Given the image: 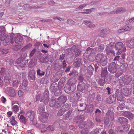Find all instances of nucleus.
I'll list each match as a JSON object with an SVG mask.
<instances>
[{"mask_svg": "<svg viewBox=\"0 0 134 134\" xmlns=\"http://www.w3.org/2000/svg\"><path fill=\"white\" fill-rule=\"evenodd\" d=\"M49 99V91L48 90H45L41 98L40 95L39 94L37 96L36 98V101L40 100V102L43 101L45 104L48 103Z\"/></svg>", "mask_w": 134, "mask_h": 134, "instance_id": "obj_1", "label": "nucleus"}, {"mask_svg": "<svg viewBox=\"0 0 134 134\" xmlns=\"http://www.w3.org/2000/svg\"><path fill=\"white\" fill-rule=\"evenodd\" d=\"M96 62L98 63H100L102 66H105L107 63V57L102 54H98L97 55Z\"/></svg>", "mask_w": 134, "mask_h": 134, "instance_id": "obj_2", "label": "nucleus"}, {"mask_svg": "<svg viewBox=\"0 0 134 134\" xmlns=\"http://www.w3.org/2000/svg\"><path fill=\"white\" fill-rule=\"evenodd\" d=\"M44 107L43 106L39 108L38 109L39 113L42 116L40 119V120L43 123H45L47 121L48 115V114L47 113L44 112Z\"/></svg>", "mask_w": 134, "mask_h": 134, "instance_id": "obj_3", "label": "nucleus"}, {"mask_svg": "<svg viewBox=\"0 0 134 134\" xmlns=\"http://www.w3.org/2000/svg\"><path fill=\"white\" fill-rule=\"evenodd\" d=\"M114 47L115 49L117 51V55L120 54L123 52L125 51L126 50L125 47H124L123 44L121 42L115 44Z\"/></svg>", "mask_w": 134, "mask_h": 134, "instance_id": "obj_4", "label": "nucleus"}, {"mask_svg": "<svg viewBox=\"0 0 134 134\" xmlns=\"http://www.w3.org/2000/svg\"><path fill=\"white\" fill-rule=\"evenodd\" d=\"M133 80H132L131 78H128L126 80L125 78L123 77H121L119 79H117V80L115 81V83L120 84H134Z\"/></svg>", "mask_w": 134, "mask_h": 134, "instance_id": "obj_5", "label": "nucleus"}, {"mask_svg": "<svg viewBox=\"0 0 134 134\" xmlns=\"http://www.w3.org/2000/svg\"><path fill=\"white\" fill-rule=\"evenodd\" d=\"M108 71L110 74H114L117 71V67L115 62H114L110 64L108 66Z\"/></svg>", "mask_w": 134, "mask_h": 134, "instance_id": "obj_6", "label": "nucleus"}, {"mask_svg": "<svg viewBox=\"0 0 134 134\" xmlns=\"http://www.w3.org/2000/svg\"><path fill=\"white\" fill-rule=\"evenodd\" d=\"M3 29L0 30V41H3L5 40L8 36V35L5 33V28Z\"/></svg>", "mask_w": 134, "mask_h": 134, "instance_id": "obj_7", "label": "nucleus"}, {"mask_svg": "<svg viewBox=\"0 0 134 134\" xmlns=\"http://www.w3.org/2000/svg\"><path fill=\"white\" fill-rule=\"evenodd\" d=\"M6 93L11 97H14L15 95L14 90L10 87L7 88L6 90Z\"/></svg>", "mask_w": 134, "mask_h": 134, "instance_id": "obj_8", "label": "nucleus"}, {"mask_svg": "<svg viewBox=\"0 0 134 134\" xmlns=\"http://www.w3.org/2000/svg\"><path fill=\"white\" fill-rule=\"evenodd\" d=\"M132 27V26L130 25L127 26H124L123 28L119 29L118 30V32L119 33H121L124 32L125 31H129L131 29Z\"/></svg>", "mask_w": 134, "mask_h": 134, "instance_id": "obj_9", "label": "nucleus"}, {"mask_svg": "<svg viewBox=\"0 0 134 134\" xmlns=\"http://www.w3.org/2000/svg\"><path fill=\"white\" fill-rule=\"evenodd\" d=\"M55 99L54 97L52 98L49 102V104L50 106L53 107L54 106L56 107H60V105H57L55 104Z\"/></svg>", "mask_w": 134, "mask_h": 134, "instance_id": "obj_10", "label": "nucleus"}, {"mask_svg": "<svg viewBox=\"0 0 134 134\" xmlns=\"http://www.w3.org/2000/svg\"><path fill=\"white\" fill-rule=\"evenodd\" d=\"M35 112L33 111H29L27 114V116L30 119L31 121H33L35 118Z\"/></svg>", "mask_w": 134, "mask_h": 134, "instance_id": "obj_11", "label": "nucleus"}, {"mask_svg": "<svg viewBox=\"0 0 134 134\" xmlns=\"http://www.w3.org/2000/svg\"><path fill=\"white\" fill-rule=\"evenodd\" d=\"M40 126L41 128L42 129H44V128H45L50 131H53L54 130V127L52 125H49L48 126L44 124H42Z\"/></svg>", "mask_w": 134, "mask_h": 134, "instance_id": "obj_12", "label": "nucleus"}, {"mask_svg": "<svg viewBox=\"0 0 134 134\" xmlns=\"http://www.w3.org/2000/svg\"><path fill=\"white\" fill-rule=\"evenodd\" d=\"M29 77L30 80L34 81L35 79V71L34 70H32L29 72Z\"/></svg>", "mask_w": 134, "mask_h": 134, "instance_id": "obj_13", "label": "nucleus"}, {"mask_svg": "<svg viewBox=\"0 0 134 134\" xmlns=\"http://www.w3.org/2000/svg\"><path fill=\"white\" fill-rule=\"evenodd\" d=\"M130 126L129 125H125L124 126H122L120 127L121 129H119L118 130V131L120 132H122V131L126 132L128 131L129 129Z\"/></svg>", "mask_w": 134, "mask_h": 134, "instance_id": "obj_14", "label": "nucleus"}, {"mask_svg": "<svg viewBox=\"0 0 134 134\" xmlns=\"http://www.w3.org/2000/svg\"><path fill=\"white\" fill-rule=\"evenodd\" d=\"M66 105H64L62 107V109L59 110L57 113V115L58 116H60L62 115L64 113V111L68 110L69 108L68 107H66Z\"/></svg>", "mask_w": 134, "mask_h": 134, "instance_id": "obj_15", "label": "nucleus"}, {"mask_svg": "<svg viewBox=\"0 0 134 134\" xmlns=\"http://www.w3.org/2000/svg\"><path fill=\"white\" fill-rule=\"evenodd\" d=\"M121 92L124 95L127 96L131 93V90L130 89L128 88L127 87H126L124 89H121Z\"/></svg>", "mask_w": 134, "mask_h": 134, "instance_id": "obj_16", "label": "nucleus"}, {"mask_svg": "<svg viewBox=\"0 0 134 134\" xmlns=\"http://www.w3.org/2000/svg\"><path fill=\"white\" fill-rule=\"evenodd\" d=\"M71 49L74 51L75 52V56L77 57L79 56L81 53V51L76 48V46L74 45L71 47Z\"/></svg>", "mask_w": 134, "mask_h": 134, "instance_id": "obj_17", "label": "nucleus"}, {"mask_svg": "<svg viewBox=\"0 0 134 134\" xmlns=\"http://www.w3.org/2000/svg\"><path fill=\"white\" fill-rule=\"evenodd\" d=\"M58 100L59 102L58 103V105H60V104L65 102L66 100V96H61L58 98Z\"/></svg>", "mask_w": 134, "mask_h": 134, "instance_id": "obj_18", "label": "nucleus"}, {"mask_svg": "<svg viewBox=\"0 0 134 134\" xmlns=\"http://www.w3.org/2000/svg\"><path fill=\"white\" fill-rule=\"evenodd\" d=\"M76 64L75 65V67H80L82 64L83 62V59L81 58H77L76 59Z\"/></svg>", "mask_w": 134, "mask_h": 134, "instance_id": "obj_19", "label": "nucleus"}, {"mask_svg": "<svg viewBox=\"0 0 134 134\" xmlns=\"http://www.w3.org/2000/svg\"><path fill=\"white\" fill-rule=\"evenodd\" d=\"M126 44L127 46L131 48H134V37L129 41Z\"/></svg>", "mask_w": 134, "mask_h": 134, "instance_id": "obj_20", "label": "nucleus"}, {"mask_svg": "<svg viewBox=\"0 0 134 134\" xmlns=\"http://www.w3.org/2000/svg\"><path fill=\"white\" fill-rule=\"evenodd\" d=\"M7 75H4V81L5 83L9 84L10 83V76L9 72H7Z\"/></svg>", "mask_w": 134, "mask_h": 134, "instance_id": "obj_21", "label": "nucleus"}, {"mask_svg": "<svg viewBox=\"0 0 134 134\" xmlns=\"http://www.w3.org/2000/svg\"><path fill=\"white\" fill-rule=\"evenodd\" d=\"M23 39V37L22 36L18 35L15 37V43H19L22 41Z\"/></svg>", "mask_w": 134, "mask_h": 134, "instance_id": "obj_22", "label": "nucleus"}, {"mask_svg": "<svg viewBox=\"0 0 134 134\" xmlns=\"http://www.w3.org/2000/svg\"><path fill=\"white\" fill-rule=\"evenodd\" d=\"M83 22L85 23V24L87 25V26L89 27L93 28L95 26V25L91 23V21L90 20H84Z\"/></svg>", "mask_w": 134, "mask_h": 134, "instance_id": "obj_23", "label": "nucleus"}, {"mask_svg": "<svg viewBox=\"0 0 134 134\" xmlns=\"http://www.w3.org/2000/svg\"><path fill=\"white\" fill-rule=\"evenodd\" d=\"M107 117H108V119L110 120L111 119V121H113L114 119V115L113 114L111 113L110 110H108L107 113Z\"/></svg>", "mask_w": 134, "mask_h": 134, "instance_id": "obj_24", "label": "nucleus"}, {"mask_svg": "<svg viewBox=\"0 0 134 134\" xmlns=\"http://www.w3.org/2000/svg\"><path fill=\"white\" fill-rule=\"evenodd\" d=\"M119 122L121 124L126 125L127 124V120L124 117H120L118 119Z\"/></svg>", "mask_w": 134, "mask_h": 134, "instance_id": "obj_25", "label": "nucleus"}, {"mask_svg": "<svg viewBox=\"0 0 134 134\" xmlns=\"http://www.w3.org/2000/svg\"><path fill=\"white\" fill-rule=\"evenodd\" d=\"M123 114L129 119H132L133 117V115L132 113L127 111L124 112Z\"/></svg>", "mask_w": 134, "mask_h": 134, "instance_id": "obj_26", "label": "nucleus"}, {"mask_svg": "<svg viewBox=\"0 0 134 134\" xmlns=\"http://www.w3.org/2000/svg\"><path fill=\"white\" fill-rule=\"evenodd\" d=\"M106 53L107 55L110 54H115L114 52L112 49L110 48L109 47L107 46L105 49Z\"/></svg>", "mask_w": 134, "mask_h": 134, "instance_id": "obj_27", "label": "nucleus"}, {"mask_svg": "<svg viewBox=\"0 0 134 134\" xmlns=\"http://www.w3.org/2000/svg\"><path fill=\"white\" fill-rule=\"evenodd\" d=\"M19 120L21 123L25 124L27 120V119H26L24 116L21 115L20 116Z\"/></svg>", "mask_w": 134, "mask_h": 134, "instance_id": "obj_28", "label": "nucleus"}, {"mask_svg": "<svg viewBox=\"0 0 134 134\" xmlns=\"http://www.w3.org/2000/svg\"><path fill=\"white\" fill-rule=\"evenodd\" d=\"M108 74V72L107 70V68L104 67L102 69L101 76L102 77H104L106 76Z\"/></svg>", "mask_w": 134, "mask_h": 134, "instance_id": "obj_29", "label": "nucleus"}, {"mask_svg": "<svg viewBox=\"0 0 134 134\" xmlns=\"http://www.w3.org/2000/svg\"><path fill=\"white\" fill-rule=\"evenodd\" d=\"M10 122L11 124L13 126H14L17 124V121L15 120L14 116H12L10 118Z\"/></svg>", "mask_w": 134, "mask_h": 134, "instance_id": "obj_30", "label": "nucleus"}, {"mask_svg": "<svg viewBox=\"0 0 134 134\" xmlns=\"http://www.w3.org/2000/svg\"><path fill=\"white\" fill-rule=\"evenodd\" d=\"M128 67V65L126 63L122 64L120 66V70L122 72L125 71Z\"/></svg>", "mask_w": 134, "mask_h": 134, "instance_id": "obj_31", "label": "nucleus"}, {"mask_svg": "<svg viewBox=\"0 0 134 134\" xmlns=\"http://www.w3.org/2000/svg\"><path fill=\"white\" fill-rule=\"evenodd\" d=\"M25 60H22L21 62L18 66V68L19 69H24L26 67V63Z\"/></svg>", "mask_w": 134, "mask_h": 134, "instance_id": "obj_32", "label": "nucleus"}, {"mask_svg": "<svg viewBox=\"0 0 134 134\" xmlns=\"http://www.w3.org/2000/svg\"><path fill=\"white\" fill-rule=\"evenodd\" d=\"M116 100V98L113 96H110L108 98L107 101L108 103L110 104Z\"/></svg>", "mask_w": 134, "mask_h": 134, "instance_id": "obj_33", "label": "nucleus"}, {"mask_svg": "<svg viewBox=\"0 0 134 134\" xmlns=\"http://www.w3.org/2000/svg\"><path fill=\"white\" fill-rule=\"evenodd\" d=\"M118 91L117 90L116 91V94L117 96V100L120 101H121L123 98V96H122V94H118Z\"/></svg>", "mask_w": 134, "mask_h": 134, "instance_id": "obj_34", "label": "nucleus"}, {"mask_svg": "<svg viewBox=\"0 0 134 134\" xmlns=\"http://www.w3.org/2000/svg\"><path fill=\"white\" fill-rule=\"evenodd\" d=\"M126 11V10L124 8L122 7H118L116 10V14L119 13L120 12H125Z\"/></svg>", "mask_w": 134, "mask_h": 134, "instance_id": "obj_35", "label": "nucleus"}, {"mask_svg": "<svg viewBox=\"0 0 134 134\" xmlns=\"http://www.w3.org/2000/svg\"><path fill=\"white\" fill-rule=\"evenodd\" d=\"M94 70V68L91 65H90L88 67V73L89 75L92 74Z\"/></svg>", "mask_w": 134, "mask_h": 134, "instance_id": "obj_36", "label": "nucleus"}, {"mask_svg": "<svg viewBox=\"0 0 134 134\" xmlns=\"http://www.w3.org/2000/svg\"><path fill=\"white\" fill-rule=\"evenodd\" d=\"M108 33L106 30H103L101 31L100 34V36L102 37H105Z\"/></svg>", "mask_w": 134, "mask_h": 134, "instance_id": "obj_37", "label": "nucleus"}, {"mask_svg": "<svg viewBox=\"0 0 134 134\" xmlns=\"http://www.w3.org/2000/svg\"><path fill=\"white\" fill-rule=\"evenodd\" d=\"M88 59V60L90 62H92L95 60L96 62L97 56L95 57L94 56L90 55L89 56Z\"/></svg>", "mask_w": 134, "mask_h": 134, "instance_id": "obj_38", "label": "nucleus"}, {"mask_svg": "<svg viewBox=\"0 0 134 134\" xmlns=\"http://www.w3.org/2000/svg\"><path fill=\"white\" fill-rule=\"evenodd\" d=\"M7 72H8L5 68H2L1 69L0 73L1 75H7Z\"/></svg>", "mask_w": 134, "mask_h": 134, "instance_id": "obj_39", "label": "nucleus"}, {"mask_svg": "<svg viewBox=\"0 0 134 134\" xmlns=\"http://www.w3.org/2000/svg\"><path fill=\"white\" fill-rule=\"evenodd\" d=\"M104 48V44H101L98 47V50L99 52H102L103 51Z\"/></svg>", "mask_w": 134, "mask_h": 134, "instance_id": "obj_40", "label": "nucleus"}, {"mask_svg": "<svg viewBox=\"0 0 134 134\" xmlns=\"http://www.w3.org/2000/svg\"><path fill=\"white\" fill-rule=\"evenodd\" d=\"M61 88H60L59 89H57L54 92V94L55 96H58L61 94L62 93Z\"/></svg>", "mask_w": 134, "mask_h": 134, "instance_id": "obj_41", "label": "nucleus"}, {"mask_svg": "<svg viewBox=\"0 0 134 134\" xmlns=\"http://www.w3.org/2000/svg\"><path fill=\"white\" fill-rule=\"evenodd\" d=\"M60 84H58L57 85V84H51L50 87V89L51 90L53 91L55 90L56 87L57 86H60Z\"/></svg>", "mask_w": 134, "mask_h": 134, "instance_id": "obj_42", "label": "nucleus"}, {"mask_svg": "<svg viewBox=\"0 0 134 134\" xmlns=\"http://www.w3.org/2000/svg\"><path fill=\"white\" fill-rule=\"evenodd\" d=\"M21 48V46L20 44H18L15 46H14L13 47V50L15 51H18Z\"/></svg>", "mask_w": 134, "mask_h": 134, "instance_id": "obj_43", "label": "nucleus"}, {"mask_svg": "<svg viewBox=\"0 0 134 134\" xmlns=\"http://www.w3.org/2000/svg\"><path fill=\"white\" fill-rule=\"evenodd\" d=\"M88 41L87 40L81 41L80 42L81 46L83 47L85 46L86 45L88 44Z\"/></svg>", "mask_w": 134, "mask_h": 134, "instance_id": "obj_44", "label": "nucleus"}, {"mask_svg": "<svg viewBox=\"0 0 134 134\" xmlns=\"http://www.w3.org/2000/svg\"><path fill=\"white\" fill-rule=\"evenodd\" d=\"M5 61L7 63H8L10 65H12L13 63V60L11 59H8V57L5 59Z\"/></svg>", "mask_w": 134, "mask_h": 134, "instance_id": "obj_45", "label": "nucleus"}, {"mask_svg": "<svg viewBox=\"0 0 134 134\" xmlns=\"http://www.w3.org/2000/svg\"><path fill=\"white\" fill-rule=\"evenodd\" d=\"M31 44L30 43L26 45L25 47L22 48L21 50V51H25V49L30 48L31 47Z\"/></svg>", "mask_w": 134, "mask_h": 134, "instance_id": "obj_46", "label": "nucleus"}, {"mask_svg": "<svg viewBox=\"0 0 134 134\" xmlns=\"http://www.w3.org/2000/svg\"><path fill=\"white\" fill-rule=\"evenodd\" d=\"M83 75L82 74H80L79 75L78 80L81 83H83V81L84 80Z\"/></svg>", "mask_w": 134, "mask_h": 134, "instance_id": "obj_47", "label": "nucleus"}, {"mask_svg": "<svg viewBox=\"0 0 134 134\" xmlns=\"http://www.w3.org/2000/svg\"><path fill=\"white\" fill-rule=\"evenodd\" d=\"M12 109L14 111L18 112L19 111V108L18 105H14L13 106Z\"/></svg>", "mask_w": 134, "mask_h": 134, "instance_id": "obj_48", "label": "nucleus"}, {"mask_svg": "<svg viewBox=\"0 0 134 134\" xmlns=\"http://www.w3.org/2000/svg\"><path fill=\"white\" fill-rule=\"evenodd\" d=\"M125 104L124 103H120L119 105L118 106V110H122L125 107Z\"/></svg>", "mask_w": 134, "mask_h": 134, "instance_id": "obj_49", "label": "nucleus"}, {"mask_svg": "<svg viewBox=\"0 0 134 134\" xmlns=\"http://www.w3.org/2000/svg\"><path fill=\"white\" fill-rule=\"evenodd\" d=\"M0 50L2 52V53L3 54H6L8 52V50L6 48H1Z\"/></svg>", "mask_w": 134, "mask_h": 134, "instance_id": "obj_50", "label": "nucleus"}, {"mask_svg": "<svg viewBox=\"0 0 134 134\" xmlns=\"http://www.w3.org/2000/svg\"><path fill=\"white\" fill-rule=\"evenodd\" d=\"M22 7L25 10H27L28 9H30L31 6L29 4H26L23 5Z\"/></svg>", "mask_w": 134, "mask_h": 134, "instance_id": "obj_51", "label": "nucleus"}, {"mask_svg": "<svg viewBox=\"0 0 134 134\" xmlns=\"http://www.w3.org/2000/svg\"><path fill=\"white\" fill-rule=\"evenodd\" d=\"M120 56L119 55H118L116 56L114 58V61L115 62V64H116L118 62H119Z\"/></svg>", "mask_w": 134, "mask_h": 134, "instance_id": "obj_52", "label": "nucleus"}, {"mask_svg": "<svg viewBox=\"0 0 134 134\" xmlns=\"http://www.w3.org/2000/svg\"><path fill=\"white\" fill-rule=\"evenodd\" d=\"M36 52V49H34L32 51L30 52V58H31L35 54Z\"/></svg>", "mask_w": 134, "mask_h": 134, "instance_id": "obj_53", "label": "nucleus"}, {"mask_svg": "<svg viewBox=\"0 0 134 134\" xmlns=\"http://www.w3.org/2000/svg\"><path fill=\"white\" fill-rule=\"evenodd\" d=\"M86 6V5L85 4H81L80 5L78 8H76V10L78 11L79 10L82 9L84 8Z\"/></svg>", "mask_w": 134, "mask_h": 134, "instance_id": "obj_54", "label": "nucleus"}, {"mask_svg": "<svg viewBox=\"0 0 134 134\" xmlns=\"http://www.w3.org/2000/svg\"><path fill=\"white\" fill-rule=\"evenodd\" d=\"M67 23L70 25H72L75 23V22L71 19L67 20Z\"/></svg>", "mask_w": 134, "mask_h": 134, "instance_id": "obj_55", "label": "nucleus"}, {"mask_svg": "<svg viewBox=\"0 0 134 134\" xmlns=\"http://www.w3.org/2000/svg\"><path fill=\"white\" fill-rule=\"evenodd\" d=\"M46 56H43L41 58L40 60L41 62L42 63H46Z\"/></svg>", "mask_w": 134, "mask_h": 134, "instance_id": "obj_56", "label": "nucleus"}, {"mask_svg": "<svg viewBox=\"0 0 134 134\" xmlns=\"http://www.w3.org/2000/svg\"><path fill=\"white\" fill-rule=\"evenodd\" d=\"M65 57V54L62 53V54L60 55L59 56V59L60 61L62 62V60L64 59Z\"/></svg>", "mask_w": 134, "mask_h": 134, "instance_id": "obj_57", "label": "nucleus"}, {"mask_svg": "<svg viewBox=\"0 0 134 134\" xmlns=\"http://www.w3.org/2000/svg\"><path fill=\"white\" fill-rule=\"evenodd\" d=\"M88 131L87 129H84L82 130L81 134H86L88 132Z\"/></svg>", "mask_w": 134, "mask_h": 134, "instance_id": "obj_58", "label": "nucleus"}, {"mask_svg": "<svg viewBox=\"0 0 134 134\" xmlns=\"http://www.w3.org/2000/svg\"><path fill=\"white\" fill-rule=\"evenodd\" d=\"M41 70L40 69H39L37 70V74L41 76H42L44 75L45 74V72L44 71H42V73H40V71Z\"/></svg>", "mask_w": 134, "mask_h": 134, "instance_id": "obj_59", "label": "nucleus"}, {"mask_svg": "<svg viewBox=\"0 0 134 134\" xmlns=\"http://www.w3.org/2000/svg\"><path fill=\"white\" fill-rule=\"evenodd\" d=\"M62 64V65L63 68L64 69L66 67L67 64L66 63V62L65 60H64L63 61Z\"/></svg>", "mask_w": 134, "mask_h": 134, "instance_id": "obj_60", "label": "nucleus"}, {"mask_svg": "<svg viewBox=\"0 0 134 134\" xmlns=\"http://www.w3.org/2000/svg\"><path fill=\"white\" fill-rule=\"evenodd\" d=\"M98 84H103L105 83L104 78H103V79H100L98 81Z\"/></svg>", "mask_w": 134, "mask_h": 134, "instance_id": "obj_61", "label": "nucleus"}, {"mask_svg": "<svg viewBox=\"0 0 134 134\" xmlns=\"http://www.w3.org/2000/svg\"><path fill=\"white\" fill-rule=\"evenodd\" d=\"M18 95L19 97H22L24 95V93L22 91L20 90L18 92Z\"/></svg>", "mask_w": 134, "mask_h": 134, "instance_id": "obj_62", "label": "nucleus"}, {"mask_svg": "<svg viewBox=\"0 0 134 134\" xmlns=\"http://www.w3.org/2000/svg\"><path fill=\"white\" fill-rule=\"evenodd\" d=\"M73 72V75L75 76H77L78 74V71L75 70H73L72 71Z\"/></svg>", "mask_w": 134, "mask_h": 134, "instance_id": "obj_63", "label": "nucleus"}, {"mask_svg": "<svg viewBox=\"0 0 134 134\" xmlns=\"http://www.w3.org/2000/svg\"><path fill=\"white\" fill-rule=\"evenodd\" d=\"M100 129H96L95 130H93V134H95L97 133H98Z\"/></svg>", "mask_w": 134, "mask_h": 134, "instance_id": "obj_64", "label": "nucleus"}]
</instances>
